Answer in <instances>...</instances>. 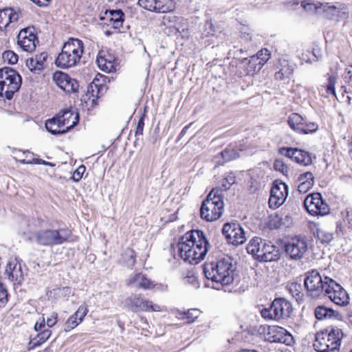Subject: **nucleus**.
<instances>
[{"label":"nucleus","instance_id":"1","mask_svg":"<svg viewBox=\"0 0 352 352\" xmlns=\"http://www.w3.org/2000/svg\"><path fill=\"white\" fill-rule=\"evenodd\" d=\"M177 248L184 261L197 264L205 258L210 245L203 231L194 230L179 239Z\"/></svg>","mask_w":352,"mask_h":352},{"label":"nucleus","instance_id":"2","mask_svg":"<svg viewBox=\"0 0 352 352\" xmlns=\"http://www.w3.org/2000/svg\"><path fill=\"white\" fill-rule=\"evenodd\" d=\"M234 270L230 258H223L216 262L206 263L204 273L206 278L221 285H227L234 282Z\"/></svg>","mask_w":352,"mask_h":352},{"label":"nucleus","instance_id":"3","mask_svg":"<svg viewBox=\"0 0 352 352\" xmlns=\"http://www.w3.org/2000/svg\"><path fill=\"white\" fill-rule=\"evenodd\" d=\"M84 45L78 38H69L62 47L56 60V65L61 69H69L77 65L83 54Z\"/></svg>","mask_w":352,"mask_h":352},{"label":"nucleus","instance_id":"4","mask_svg":"<svg viewBox=\"0 0 352 352\" xmlns=\"http://www.w3.org/2000/svg\"><path fill=\"white\" fill-rule=\"evenodd\" d=\"M223 210V190L213 188L202 202L200 215L201 219L207 221H214L221 217Z\"/></svg>","mask_w":352,"mask_h":352},{"label":"nucleus","instance_id":"5","mask_svg":"<svg viewBox=\"0 0 352 352\" xmlns=\"http://www.w3.org/2000/svg\"><path fill=\"white\" fill-rule=\"evenodd\" d=\"M344 334L337 327H331L316 335L314 347L318 352H338Z\"/></svg>","mask_w":352,"mask_h":352},{"label":"nucleus","instance_id":"6","mask_svg":"<svg viewBox=\"0 0 352 352\" xmlns=\"http://www.w3.org/2000/svg\"><path fill=\"white\" fill-rule=\"evenodd\" d=\"M293 311L292 303L285 298H276L270 307L261 310V316L266 320H280L289 318Z\"/></svg>","mask_w":352,"mask_h":352},{"label":"nucleus","instance_id":"7","mask_svg":"<svg viewBox=\"0 0 352 352\" xmlns=\"http://www.w3.org/2000/svg\"><path fill=\"white\" fill-rule=\"evenodd\" d=\"M71 235L72 232L68 229H47L36 233V241L40 245L55 246L67 241Z\"/></svg>","mask_w":352,"mask_h":352},{"label":"nucleus","instance_id":"8","mask_svg":"<svg viewBox=\"0 0 352 352\" xmlns=\"http://www.w3.org/2000/svg\"><path fill=\"white\" fill-rule=\"evenodd\" d=\"M330 278H331L328 276L322 278L320 273L316 270L307 272L305 274L304 285L308 294L313 298H317L323 295L326 289L325 287L327 285L326 283H328L329 281L327 280Z\"/></svg>","mask_w":352,"mask_h":352},{"label":"nucleus","instance_id":"9","mask_svg":"<svg viewBox=\"0 0 352 352\" xmlns=\"http://www.w3.org/2000/svg\"><path fill=\"white\" fill-rule=\"evenodd\" d=\"M0 80L5 82L6 98L11 100L14 94L19 89L21 85V76L14 69L5 67L0 69Z\"/></svg>","mask_w":352,"mask_h":352},{"label":"nucleus","instance_id":"10","mask_svg":"<svg viewBox=\"0 0 352 352\" xmlns=\"http://www.w3.org/2000/svg\"><path fill=\"white\" fill-rule=\"evenodd\" d=\"M124 305L134 313L139 311H160V305H154L150 300L145 299L141 294H132L127 297Z\"/></svg>","mask_w":352,"mask_h":352},{"label":"nucleus","instance_id":"11","mask_svg":"<svg viewBox=\"0 0 352 352\" xmlns=\"http://www.w3.org/2000/svg\"><path fill=\"white\" fill-rule=\"evenodd\" d=\"M323 295L339 306H346L349 303V297L345 289L334 280L330 278Z\"/></svg>","mask_w":352,"mask_h":352},{"label":"nucleus","instance_id":"12","mask_svg":"<svg viewBox=\"0 0 352 352\" xmlns=\"http://www.w3.org/2000/svg\"><path fill=\"white\" fill-rule=\"evenodd\" d=\"M304 206L307 212L314 216H324L329 214L330 210L319 192L309 195L304 200Z\"/></svg>","mask_w":352,"mask_h":352},{"label":"nucleus","instance_id":"13","mask_svg":"<svg viewBox=\"0 0 352 352\" xmlns=\"http://www.w3.org/2000/svg\"><path fill=\"white\" fill-rule=\"evenodd\" d=\"M322 14L327 19L336 22L346 20L349 16L347 6L338 2L335 4L324 3Z\"/></svg>","mask_w":352,"mask_h":352},{"label":"nucleus","instance_id":"14","mask_svg":"<svg viewBox=\"0 0 352 352\" xmlns=\"http://www.w3.org/2000/svg\"><path fill=\"white\" fill-rule=\"evenodd\" d=\"M289 193L288 186L284 182H275L271 188L270 196L268 201L269 207L276 209L282 206Z\"/></svg>","mask_w":352,"mask_h":352},{"label":"nucleus","instance_id":"15","mask_svg":"<svg viewBox=\"0 0 352 352\" xmlns=\"http://www.w3.org/2000/svg\"><path fill=\"white\" fill-rule=\"evenodd\" d=\"M286 255L291 260H300L307 251V242L300 238H293L284 245Z\"/></svg>","mask_w":352,"mask_h":352},{"label":"nucleus","instance_id":"16","mask_svg":"<svg viewBox=\"0 0 352 352\" xmlns=\"http://www.w3.org/2000/svg\"><path fill=\"white\" fill-rule=\"evenodd\" d=\"M279 153L305 166L312 164L311 154L304 150L292 147H281L279 148Z\"/></svg>","mask_w":352,"mask_h":352},{"label":"nucleus","instance_id":"17","mask_svg":"<svg viewBox=\"0 0 352 352\" xmlns=\"http://www.w3.org/2000/svg\"><path fill=\"white\" fill-rule=\"evenodd\" d=\"M140 7L159 13H168L175 8L173 0H138Z\"/></svg>","mask_w":352,"mask_h":352},{"label":"nucleus","instance_id":"18","mask_svg":"<svg viewBox=\"0 0 352 352\" xmlns=\"http://www.w3.org/2000/svg\"><path fill=\"white\" fill-rule=\"evenodd\" d=\"M53 79L57 86L66 93H77L78 91V82L65 73L56 72L54 74Z\"/></svg>","mask_w":352,"mask_h":352},{"label":"nucleus","instance_id":"19","mask_svg":"<svg viewBox=\"0 0 352 352\" xmlns=\"http://www.w3.org/2000/svg\"><path fill=\"white\" fill-rule=\"evenodd\" d=\"M37 41L33 29L26 28L21 30L17 36V43L25 52H32L36 48L35 41Z\"/></svg>","mask_w":352,"mask_h":352},{"label":"nucleus","instance_id":"20","mask_svg":"<svg viewBox=\"0 0 352 352\" xmlns=\"http://www.w3.org/2000/svg\"><path fill=\"white\" fill-rule=\"evenodd\" d=\"M222 232L228 242L235 246L242 244V227L236 223H226L223 225Z\"/></svg>","mask_w":352,"mask_h":352},{"label":"nucleus","instance_id":"21","mask_svg":"<svg viewBox=\"0 0 352 352\" xmlns=\"http://www.w3.org/2000/svg\"><path fill=\"white\" fill-rule=\"evenodd\" d=\"M280 250L278 247L270 241H263L258 261L263 262L276 261L280 258Z\"/></svg>","mask_w":352,"mask_h":352},{"label":"nucleus","instance_id":"22","mask_svg":"<svg viewBox=\"0 0 352 352\" xmlns=\"http://www.w3.org/2000/svg\"><path fill=\"white\" fill-rule=\"evenodd\" d=\"M269 339L271 342L283 343L286 345H291L294 342L292 336L287 330L280 327H272L270 328Z\"/></svg>","mask_w":352,"mask_h":352},{"label":"nucleus","instance_id":"23","mask_svg":"<svg viewBox=\"0 0 352 352\" xmlns=\"http://www.w3.org/2000/svg\"><path fill=\"white\" fill-rule=\"evenodd\" d=\"M21 16L20 10L16 11L12 8L0 10V31L5 30L10 23L16 22Z\"/></svg>","mask_w":352,"mask_h":352},{"label":"nucleus","instance_id":"24","mask_svg":"<svg viewBox=\"0 0 352 352\" xmlns=\"http://www.w3.org/2000/svg\"><path fill=\"white\" fill-rule=\"evenodd\" d=\"M127 284L143 290L153 289L155 287V283L142 273H136L131 276Z\"/></svg>","mask_w":352,"mask_h":352},{"label":"nucleus","instance_id":"25","mask_svg":"<svg viewBox=\"0 0 352 352\" xmlns=\"http://www.w3.org/2000/svg\"><path fill=\"white\" fill-rule=\"evenodd\" d=\"M58 118H56V116L53 117L51 119H49L45 122V128L46 129L52 134L58 135L67 133L72 128H74L77 124V120L73 121L72 123L69 126H67V128L62 129L63 127L59 122H58Z\"/></svg>","mask_w":352,"mask_h":352},{"label":"nucleus","instance_id":"26","mask_svg":"<svg viewBox=\"0 0 352 352\" xmlns=\"http://www.w3.org/2000/svg\"><path fill=\"white\" fill-rule=\"evenodd\" d=\"M6 273L8 278L13 282L21 283L23 279L21 265L16 260L10 261L8 263Z\"/></svg>","mask_w":352,"mask_h":352},{"label":"nucleus","instance_id":"27","mask_svg":"<svg viewBox=\"0 0 352 352\" xmlns=\"http://www.w3.org/2000/svg\"><path fill=\"white\" fill-rule=\"evenodd\" d=\"M277 68L278 71L275 73L274 77L278 80L289 78L294 70V65L289 63V61L285 59L279 60Z\"/></svg>","mask_w":352,"mask_h":352},{"label":"nucleus","instance_id":"28","mask_svg":"<svg viewBox=\"0 0 352 352\" xmlns=\"http://www.w3.org/2000/svg\"><path fill=\"white\" fill-rule=\"evenodd\" d=\"M47 58L46 52H42L35 55L34 57L27 60L26 65L30 71L36 72H40L45 67V63Z\"/></svg>","mask_w":352,"mask_h":352},{"label":"nucleus","instance_id":"29","mask_svg":"<svg viewBox=\"0 0 352 352\" xmlns=\"http://www.w3.org/2000/svg\"><path fill=\"white\" fill-rule=\"evenodd\" d=\"M315 316L320 320L327 318H336L338 320H341L342 318V316L338 311L324 305H320L316 308Z\"/></svg>","mask_w":352,"mask_h":352},{"label":"nucleus","instance_id":"30","mask_svg":"<svg viewBox=\"0 0 352 352\" xmlns=\"http://www.w3.org/2000/svg\"><path fill=\"white\" fill-rule=\"evenodd\" d=\"M298 190L300 193H306L314 184V177L311 172L304 173L298 177Z\"/></svg>","mask_w":352,"mask_h":352},{"label":"nucleus","instance_id":"31","mask_svg":"<svg viewBox=\"0 0 352 352\" xmlns=\"http://www.w3.org/2000/svg\"><path fill=\"white\" fill-rule=\"evenodd\" d=\"M245 66L246 76H253L261 68V63L258 62V57L251 56L249 59L243 58V67Z\"/></svg>","mask_w":352,"mask_h":352},{"label":"nucleus","instance_id":"32","mask_svg":"<svg viewBox=\"0 0 352 352\" xmlns=\"http://www.w3.org/2000/svg\"><path fill=\"white\" fill-rule=\"evenodd\" d=\"M56 118H58L57 122H59V124L65 128H67V126H69L73 121L77 120V123L78 122V114L74 116L73 112L69 109L60 111L56 116Z\"/></svg>","mask_w":352,"mask_h":352},{"label":"nucleus","instance_id":"33","mask_svg":"<svg viewBox=\"0 0 352 352\" xmlns=\"http://www.w3.org/2000/svg\"><path fill=\"white\" fill-rule=\"evenodd\" d=\"M52 334L50 329H45L38 333L34 338H32L28 343V350L32 351L35 348L40 346L47 340L49 339Z\"/></svg>","mask_w":352,"mask_h":352},{"label":"nucleus","instance_id":"34","mask_svg":"<svg viewBox=\"0 0 352 352\" xmlns=\"http://www.w3.org/2000/svg\"><path fill=\"white\" fill-rule=\"evenodd\" d=\"M96 62L98 67L103 72L110 73L115 70L114 58L110 55L102 56L99 54Z\"/></svg>","mask_w":352,"mask_h":352},{"label":"nucleus","instance_id":"35","mask_svg":"<svg viewBox=\"0 0 352 352\" xmlns=\"http://www.w3.org/2000/svg\"><path fill=\"white\" fill-rule=\"evenodd\" d=\"M263 240L258 237L253 238L246 246V250L253 258L258 260L260 251L263 246Z\"/></svg>","mask_w":352,"mask_h":352},{"label":"nucleus","instance_id":"36","mask_svg":"<svg viewBox=\"0 0 352 352\" xmlns=\"http://www.w3.org/2000/svg\"><path fill=\"white\" fill-rule=\"evenodd\" d=\"M323 5L324 3L319 1L314 3L310 0H305L301 2L303 9L310 14H322Z\"/></svg>","mask_w":352,"mask_h":352},{"label":"nucleus","instance_id":"37","mask_svg":"<svg viewBox=\"0 0 352 352\" xmlns=\"http://www.w3.org/2000/svg\"><path fill=\"white\" fill-rule=\"evenodd\" d=\"M241 151V149L240 148L230 144L221 152V155L225 162H228L238 158L240 155Z\"/></svg>","mask_w":352,"mask_h":352},{"label":"nucleus","instance_id":"38","mask_svg":"<svg viewBox=\"0 0 352 352\" xmlns=\"http://www.w3.org/2000/svg\"><path fill=\"white\" fill-rule=\"evenodd\" d=\"M287 292L296 299L298 302L303 300V294L302 293V286L300 283L292 282L287 285Z\"/></svg>","mask_w":352,"mask_h":352},{"label":"nucleus","instance_id":"39","mask_svg":"<svg viewBox=\"0 0 352 352\" xmlns=\"http://www.w3.org/2000/svg\"><path fill=\"white\" fill-rule=\"evenodd\" d=\"M305 120L300 114L294 113L289 116L287 123L293 130L299 132L302 129Z\"/></svg>","mask_w":352,"mask_h":352},{"label":"nucleus","instance_id":"40","mask_svg":"<svg viewBox=\"0 0 352 352\" xmlns=\"http://www.w3.org/2000/svg\"><path fill=\"white\" fill-rule=\"evenodd\" d=\"M135 251L131 248H126L122 254V259L127 267H133L135 263Z\"/></svg>","mask_w":352,"mask_h":352},{"label":"nucleus","instance_id":"41","mask_svg":"<svg viewBox=\"0 0 352 352\" xmlns=\"http://www.w3.org/2000/svg\"><path fill=\"white\" fill-rule=\"evenodd\" d=\"M111 21H113V25L114 28H118L120 27L124 21V13L121 10H111Z\"/></svg>","mask_w":352,"mask_h":352},{"label":"nucleus","instance_id":"42","mask_svg":"<svg viewBox=\"0 0 352 352\" xmlns=\"http://www.w3.org/2000/svg\"><path fill=\"white\" fill-rule=\"evenodd\" d=\"M317 237L321 241L322 243H329L333 239V234L322 228H317L316 230Z\"/></svg>","mask_w":352,"mask_h":352},{"label":"nucleus","instance_id":"43","mask_svg":"<svg viewBox=\"0 0 352 352\" xmlns=\"http://www.w3.org/2000/svg\"><path fill=\"white\" fill-rule=\"evenodd\" d=\"M336 84V77L335 76H330L328 78V82L327 85L324 87L326 94L325 96L328 97L329 96L331 95L335 96H336V89H335V85Z\"/></svg>","mask_w":352,"mask_h":352},{"label":"nucleus","instance_id":"44","mask_svg":"<svg viewBox=\"0 0 352 352\" xmlns=\"http://www.w3.org/2000/svg\"><path fill=\"white\" fill-rule=\"evenodd\" d=\"M50 292L56 298H67L72 293V289L69 287H57Z\"/></svg>","mask_w":352,"mask_h":352},{"label":"nucleus","instance_id":"45","mask_svg":"<svg viewBox=\"0 0 352 352\" xmlns=\"http://www.w3.org/2000/svg\"><path fill=\"white\" fill-rule=\"evenodd\" d=\"M2 58L5 62H8L10 65L16 64L19 60L18 55L11 50L5 51L2 54Z\"/></svg>","mask_w":352,"mask_h":352},{"label":"nucleus","instance_id":"46","mask_svg":"<svg viewBox=\"0 0 352 352\" xmlns=\"http://www.w3.org/2000/svg\"><path fill=\"white\" fill-rule=\"evenodd\" d=\"M303 124L302 129H300L299 132L304 134L314 133L318 129V125L316 122H307L305 120Z\"/></svg>","mask_w":352,"mask_h":352},{"label":"nucleus","instance_id":"47","mask_svg":"<svg viewBox=\"0 0 352 352\" xmlns=\"http://www.w3.org/2000/svg\"><path fill=\"white\" fill-rule=\"evenodd\" d=\"M184 314L185 316L183 318H186L188 322L192 323L199 316L201 311L198 309H190L184 312Z\"/></svg>","mask_w":352,"mask_h":352},{"label":"nucleus","instance_id":"48","mask_svg":"<svg viewBox=\"0 0 352 352\" xmlns=\"http://www.w3.org/2000/svg\"><path fill=\"white\" fill-rule=\"evenodd\" d=\"M246 41L247 43H250V45H248V48H252L255 45L256 43L254 42L252 39V30H250L248 27H246L245 25H243V42Z\"/></svg>","mask_w":352,"mask_h":352},{"label":"nucleus","instance_id":"49","mask_svg":"<svg viewBox=\"0 0 352 352\" xmlns=\"http://www.w3.org/2000/svg\"><path fill=\"white\" fill-rule=\"evenodd\" d=\"M254 57H258V62H261V66L263 67L270 57V52L267 49L261 50L257 52Z\"/></svg>","mask_w":352,"mask_h":352},{"label":"nucleus","instance_id":"50","mask_svg":"<svg viewBox=\"0 0 352 352\" xmlns=\"http://www.w3.org/2000/svg\"><path fill=\"white\" fill-rule=\"evenodd\" d=\"M79 324L80 322H78V319L72 315L65 322L64 325V330L66 332L70 331L76 327Z\"/></svg>","mask_w":352,"mask_h":352},{"label":"nucleus","instance_id":"51","mask_svg":"<svg viewBox=\"0 0 352 352\" xmlns=\"http://www.w3.org/2000/svg\"><path fill=\"white\" fill-rule=\"evenodd\" d=\"M88 312L87 307L85 305H80L78 310L72 314L76 318L78 319V322L81 323L83 320L85 316L87 315Z\"/></svg>","mask_w":352,"mask_h":352},{"label":"nucleus","instance_id":"52","mask_svg":"<svg viewBox=\"0 0 352 352\" xmlns=\"http://www.w3.org/2000/svg\"><path fill=\"white\" fill-rule=\"evenodd\" d=\"M8 301V294L5 287L0 283V308L6 306Z\"/></svg>","mask_w":352,"mask_h":352},{"label":"nucleus","instance_id":"53","mask_svg":"<svg viewBox=\"0 0 352 352\" xmlns=\"http://www.w3.org/2000/svg\"><path fill=\"white\" fill-rule=\"evenodd\" d=\"M215 33V27L212 23L211 21H206L204 25V34L208 36H213Z\"/></svg>","mask_w":352,"mask_h":352},{"label":"nucleus","instance_id":"54","mask_svg":"<svg viewBox=\"0 0 352 352\" xmlns=\"http://www.w3.org/2000/svg\"><path fill=\"white\" fill-rule=\"evenodd\" d=\"M343 78L344 82L352 87V64L345 69Z\"/></svg>","mask_w":352,"mask_h":352},{"label":"nucleus","instance_id":"55","mask_svg":"<svg viewBox=\"0 0 352 352\" xmlns=\"http://www.w3.org/2000/svg\"><path fill=\"white\" fill-rule=\"evenodd\" d=\"M86 170V168L84 165L80 166L74 173L72 176V179L74 182H79L83 175V173H85Z\"/></svg>","mask_w":352,"mask_h":352},{"label":"nucleus","instance_id":"56","mask_svg":"<svg viewBox=\"0 0 352 352\" xmlns=\"http://www.w3.org/2000/svg\"><path fill=\"white\" fill-rule=\"evenodd\" d=\"M144 115L143 114L140 117L139 120L137 124V126H136V129H135V135L136 137L142 135L143 130H144Z\"/></svg>","mask_w":352,"mask_h":352},{"label":"nucleus","instance_id":"57","mask_svg":"<svg viewBox=\"0 0 352 352\" xmlns=\"http://www.w3.org/2000/svg\"><path fill=\"white\" fill-rule=\"evenodd\" d=\"M20 162H21V163L24 164H43V165L45 166L47 161H45V160H43L42 159H39V158H32V160L23 159V160H21Z\"/></svg>","mask_w":352,"mask_h":352},{"label":"nucleus","instance_id":"58","mask_svg":"<svg viewBox=\"0 0 352 352\" xmlns=\"http://www.w3.org/2000/svg\"><path fill=\"white\" fill-rule=\"evenodd\" d=\"M274 166L276 170H279L282 173H284L287 170V166L280 160H276L274 164Z\"/></svg>","mask_w":352,"mask_h":352},{"label":"nucleus","instance_id":"59","mask_svg":"<svg viewBox=\"0 0 352 352\" xmlns=\"http://www.w3.org/2000/svg\"><path fill=\"white\" fill-rule=\"evenodd\" d=\"M225 181L226 182H228V184H229V186H233L234 184H235L236 183V177L234 175V174L233 173H228L226 177H225Z\"/></svg>","mask_w":352,"mask_h":352},{"label":"nucleus","instance_id":"60","mask_svg":"<svg viewBox=\"0 0 352 352\" xmlns=\"http://www.w3.org/2000/svg\"><path fill=\"white\" fill-rule=\"evenodd\" d=\"M245 331L251 336H256L259 333V330L256 325H250L249 327H247Z\"/></svg>","mask_w":352,"mask_h":352},{"label":"nucleus","instance_id":"61","mask_svg":"<svg viewBox=\"0 0 352 352\" xmlns=\"http://www.w3.org/2000/svg\"><path fill=\"white\" fill-rule=\"evenodd\" d=\"M57 322V314L53 313L50 318L47 319L46 324L49 327H54Z\"/></svg>","mask_w":352,"mask_h":352},{"label":"nucleus","instance_id":"62","mask_svg":"<svg viewBox=\"0 0 352 352\" xmlns=\"http://www.w3.org/2000/svg\"><path fill=\"white\" fill-rule=\"evenodd\" d=\"M91 94H92V96L94 97H97V98H99V92H100V89L98 87V85L97 84L95 83V82L94 81L91 85Z\"/></svg>","mask_w":352,"mask_h":352},{"label":"nucleus","instance_id":"63","mask_svg":"<svg viewBox=\"0 0 352 352\" xmlns=\"http://www.w3.org/2000/svg\"><path fill=\"white\" fill-rule=\"evenodd\" d=\"M344 212L346 221L350 226H352V209L346 208Z\"/></svg>","mask_w":352,"mask_h":352},{"label":"nucleus","instance_id":"64","mask_svg":"<svg viewBox=\"0 0 352 352\" xmlns=\"http://www.w3.org/2000/svg\"><path fill=\"white\" fill-rule=\"evenodd\" d=\"M184 281L186 283H190V284H192L193 285H195V283H197V278L193 275H188V276H186V277H184Z\"/></svg>","mask_w":352,"mask_h":352}]
</instances>
